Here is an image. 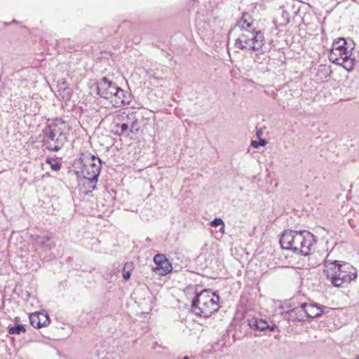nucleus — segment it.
<instances>
[{
  "instance_id": "1",
  "label": "nucleus",
  "mask_w": 359,
  "mask_h": 359,
  "mask_svg": "<svg viewBox=\"0 0 359 359\" xmlns=\"http://www.w3.org/2000/svg\"><path fill=\"white\" fill-rule=\"evenodd\" d=\"M235 29H239L242 33L235 41V46L243 50L255 51V61L262 63L264 56L260 50L264 44V34L257 30V23L252 18L249 13H243L240 20H238Z\"/></svg>"
},
{
  "instance_id": "2",
  "label": "nucleus",
  "mask_w": 359,
  "mask_h": 359,
  "mask_svg": "<svg viewBox=\"0 0 359 359\" xmlns=\"http://www.w3.org/2000/svg\"><path fill=\"white\" fill-rule=\"evenodd\" d=\"M314 242L313 235L308 231H285L280 238L283 249L306 256L309 254Z\"/></svg>"
},
{
  "instance_id": "3",
  "label": "nucleus",
  "mask_w": 359,
  "mask_h": 359,
  "mask_svg": "<svg viewBox=\"0 0 359 359\" xmlns=\"http://www.w3.org/2000/svg\"><path fill=\"white\" fill-rule=\"evenodd\" d=\"M69 127L66 122L55 119L48 124L42 130L43 146L50 151L60 150L67 141Z\"/></svg>"
},
{
  "instance_id": "4",
  "label": "nucleus",
  "mask_w": 359,
  "mask_h": 359,
  "mask_svg": "<svg viewBox=\"0 0 359 359\" xmlns=\"http://www.w3.org/2000/svg\"><path fill=\"white\" fill-rule=\"evenodd\" d=\"M219 296L210 290H203L192 300L191 310L197 316L210 317L219 309Z\"/></svg>"
},
{
  "instance_id": "5",
  "label": "nucleus",
  "mask_w": 359,
  "mask_h": 359,
  "mask_svg": "<svg viewBox=\"0 0 359 359\" xmlns=\"http://www.w3.org/2000/svg\"><path fill=\"white\" fill-rule=\"evenodd\" d=\"M344 38L335 39L329 53V60L333 63L343 66L346 70L351 71L355 65V58L352 57L353 48L347 46Z\"/></svg>"
},
{
  "instance_id": "6",
  "label": "nucleus",
  "mask_w": 359,
  "mask_h": 359,
  "mask_svg": "<svg viewBox=\"0 0 359 359\" xmlns=\"http://www.w3.org/2000/svg\"><path fill=\"white\" fill-rule=\"evenodd\" d=\"M81 161L83 163L81 174L86 180L88 187L93 190L101 171L102 161L100 158L90 154L83 155Z\"/></svg>"
},
{
  "instance_id": "7",
  "label": "nucleus",
  "mask_w": 359,
  "mask_h": 359,
  "mask_svg": "<svg viewBox=\"0 0 359 359\" xmlns=\"http://www.w3.org/2000/svg\"><path fill=\"white\" fill-rule=\"evenodd\" d=\"M327 278L332 284L337 287H341L344 283H349L357 278V273H350L348 271H327Z\"/></svg>"
},
{
  "instance_id": "8",
  "label": "nucleus",
  "mask_w": 359,
  "mask_h": 359,
  "mask_svg": "<svg viewBox=\"0 0 359 359\" xmlns=\"http://www.w3.org/2000/svg\"><path fill=\"white\" fill-rule=\"evenodd\" d=\"M118 86L107 77L102 78L97 83V94L107 100L111 97Z\"/></svg>"
},
{
  "instance_id": "9",
  "label": "nucleus",
  "mask_w": 359,
  "mask_h": 359,
  "mask_svg": "<svg viewBox=\"0 0 359 359\" xmlns=\"http://www.w3.org/2000/svg\"><path fill=\"white\" fill-rule=\"evenodd\" d=\"M123 123H127L130 127L131 133H137L139 131V121L135 112L127 113L126 111H119L116 115L114 121H119Z\"/></svg>"
},
{
  "instance_id": "10",
  "label": "nucleus",
  "mask_w": 359,
  "mask_h": 359,
  "mask_svg": "<svg viewBox=\"0 0 359 359\" xmlns=\"http://www.w3.org/2000/svg\"><path fill=\"white\" fill-rule=\"evenodd\" d=\"M130 97V95L118 87L109 100H110L114 107H120L124 104H129Z\"/></svg>"
},
{
  "instance_id": "11",
  "label": "nucleus",
  "mask_w": 359,
  "mask_h": 359,
  "mask_svg": "<svg viewBox=\"0 0 359 359\" xmlns=\"http://www.w3.org/2000/svg\"><path fill=\"white\" fill-rule=\"evenodd\" d=\"M31 325L35 328L46 327L50 323V318L47 313L36 312L29 316Z\"/></svg>"
},
{
  "instance_id": "12",
  "label": "nucleus",
  "mask_w": 359,
  "mask_h": 359,
  "mask_svg": "<svg viewBox=\"0 0 359 359\" xmlns=\"http://www.w3.org/2000/svg\"><path fill=\"white\" fill-rule=\"evenodd\" d=\"M306 319L314 318L320 316L323 312L325 306L316 304L303 303Z\"/></svg>"
},
{
  "instance_id": "13",
  "label": "nucleus",
  "mask_w": 359,
  "mask_h": 359,
  "mask_svg": "<svg viewBox=\"0 0 359 359\" xmlns=\"http://www.w3.org/2000/svg\"><path fill=\"white\" fill-rule=\"evenodd\" d=\"M287 318L292 321H305L306 320L305 310L303 304L296 306L293 309H290L286 312Z\"/></svg>"
},
{
  "instance_id": "14",
  "label": "nucleus",
  "mask_w": 359,
  "mask_h": 359,
  "mask_svg": "<svg viewBox=\"0 0 359 359\" xmlns=\"http://www.w3.org/2000/svg\"><path fill=\"white\" fill-rule=\"evenodd\" d=\"M154 262L156 264V266L152 269H172V264L165 255H156L154 257Z\"/></svg>"
},
{
  "instance_id": "15",
  "label": "nucleus",
  "mask_w": 359,
  "mask_h": 359,
  "mask_svg": "<svg viewBox=\"0 0 359 359\" xmlns=\"http://www.w3.org/2000/svg\"><path fill=\"white\" fill-rule=\"evenodd\" d=\"M35 243L41 248L44 250H50L53 249L55 244L51 241L50 238L48 236H36Z\"/></svg>"
},
{
  "instance_id": "16",
  "label": "nucleus",
  "mask_w": 359,
  "mask_h": 359,
  "mask_svg": "<svg viewBox=\"0 0 359 359\" xmlns=\"http://www.w3.org/2000/svg\"><path fill=\"white\" fill-rule=\"evenodd\" d=\"M130 127L127 126V123H123L122 122L115 121L114 133L119 136H128L130 135Z\"/></svg>"
},
{
  "instance_id": "17",
  "label": "nucleus",
  "mask_w": 359,
  "mask_h": 359,
  "mask_svg": "<svg viewBox=\"0 0 359 359\" xmlns=\"http://www.w3.org/2000/svg\"><path fill=\"white\" fill-rule=\"evenodd\" d=\"M330 74L331 70L328 67L325 65H321L318 69L316 77L318 81L321 82H325L327 81V79L330 76Z\"/></svg>"
},
{
  "instance_id": "18",
  "label": "nucleus",
  "mask_w": 359,
  "mask_h": 359,
  "mask_svg": "<svg viewBox=\"0 0 359 359\" xmlns=\"http://www.w3.org/2000/svg\"><path fill=\"white\" fill-rule=\"evenodd\" d=\"M248 325L257 330L264 331L269 327L268 323L262 319L252 318L248 320Z\"/></svg>"
},
{
  "instance_id": "19",
  "label": "nucleus",
  "mask_w": 359,
  "mask_h": 359,
  "mask_svg": "<svg viewBox=\"0 0 359 359\" xmlns=\"http://www.w3.org/2000/svg\"><path fill=\"white\" fill-rule=\"evenodd\" d=\"M324 266L330 270L336 269L337 268L340 269V268L342 266V264L339 261L329 259V257L327 256V258L324 260Z\"/></svg>"
},
{
  "instance_id": "20",
  "label": "nucleus",
  "mask_w": 359,
  "mask_h": 359,
  "mask_svg": "<svg viewBox=\"0 0 359 359\" xmlns=\"http://www.w3.org/2000/svg\"><path fill=\"white\" fill-rule=\"evenodd\" d=\"M26 332V329L24 325L18 324L15 326L11 327L8 329V334L15 335V334H20L21 333H25Z\"/></svg>"
},
{
  "instance_id": "21",
  "label": "nucleus",
  "mask_w": 359,
  "mask_h": 359,
  "mask_svg": "<svg viewBox=\"0 0 359 359\" xmlns=\"http://www.w3.org/2000/svg\"><path fill=\"white\" fill-rule=\"evenodd\" d=\"M210 225L212 227H217L219 226H222L221 229H219L220 231H224V221L220 218H215L210 222Z\"/></svg>"
},
{
  "instance_id": "22",
  "label": "nucleus",
  "mask_w": 359,
  "mask_h": 359,
  "mask_svg": "<svg viewBox=\"0 0 359 359\" xmlns=\"http://www.w3.org/2000/svg\"><path fill=\"white\" fill-rule=\"evenodd\" d=\"M46 163L50 164L53 170L57 171L61 168V165L58 162H57L55 160H53L51 158H47Z\"/></svg>"
},
{
  "instance_id": "23",
  "label": "nucleus",
  "mask_w": 359,
  "mask_h": 359,
  "mask_svg": "<svg viewBox=\"0 0 359 359\" xmlns=\"http://www.w3.org/2000/svg\"><path fill=\"white\" fill-rule=\"evenodd\" d=\"M267 144L266 140L264 139H259V141L252 140L251 142V145L252 147L257 149L259 147H264Z\"/></svg>"
},
{
  "instance_id": "24",
  "label": "nucleus",
  "mask_w": 359,
  "mask_h": 359,
  "mask_svg": "<svg viewBox=\"0 0 359 359\" xmlns=\"http://www.w3.org/2000/svg\"><path fill=\"white\" fill-rule=\"evenodd\" d=\"M131 273L130 271H123V278L125 280H128L130 278Z\"/></svg>"
},
{
  "instance_id": "25",
  "label": "nucleus",
  "mask_w": 359,
  "mask_h": 359,
  "mask_svg": "<svg viewBox=\"0 0 359 359\" xmlns=\"http://www.w3.org/2000/svg\"><path fill=\"white\" fill-rule=\"evenodd\" d=\"M159 272V275L160 276H165L168 273H170V272H172V271H170V270H168V271H158Z\"/></svg>"
},
{
  "instance_id": "26",
  "label": "nucleus",
  "mask_w": 359,
  "mask_h": 359,
  "mask_svg": "<svg viewBox=\"0 0 359 359\" xmlns=\"http://www.w3.org/2000/svg\"><path fill=\"white\" fill-rule=\"evenodd\" d=\"M183 359H189L187 356H185Z\"/></svg>"
},
{
  "instance_id": "27",
  "label": "nucleus",
  "mask_w": 359,
  "mask_h": 359,
  "mask_svg": "<svg viewBox=\"0 0 359 359\" xmlns=\"http://www.w3.org/2000/svg\"><path fill=\"white\" fill-rule=\"evenodd\" d=\"M257 135H260V133H259V132H257Z\"/></svg>"
}]
</instances>
